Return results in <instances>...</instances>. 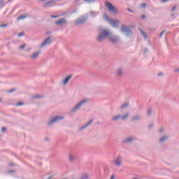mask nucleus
<instances>
[{"instance_id": "41", "label": "nucleus", "mask_w": 179, "mask_h": 179, "mask_svg": "<svg viewBox=\"0 0 179 179\" xmlns=\"http://www.w3.org/2000/svg\"><path fill=\"white\" fill-rule=\"evenodd\" d=\"M141 19H145L146 18V15H145V14L142 15L141 16Z\"/></svg>"}, {"instance_id": "55", "label": "nucleus", "mask_w": 179, "mask_h": 179, "mask_svg": "<svg viewBox=\"0 0 179 179\" xmlns=\"http://www.w3.org/2000/svg\"><path fill=\"white\" fill-rule=\"evenodd\" d=\"M92 121H93V120H91V121H90V123H91V124H92Z\"/></svg>"}, {"instance_id": "25", "label": "nucleus", "mask_w": 179, "mask_h": 179, "mask_svg": "<svg viewBox=\"0 0 179 179\" xmlns=\"http://www.w3.org/2000/svg\"><path fill=\"white\" fill-rule=\"evenodd\" d=\"M128 106H129V103H124L120 106V108H121V110H124V108H127V107H128Z\"/></svg>"}, {"instance_id": "42", "label": "nucleus", "mask_w": 179, "mask_h": 179, "mask_svg": "<svg viewBox=\"0 0 179 179\" xmlns=\"http://www.w3.org/2000/svg\"><path fill=\"white\" fill-rule=\"evenodd\" d=\"M76 12H78V9H75L73 11H71V13H76Z\"/></svg>"}, {"instance_id": "46", "label": "nucleus", "mask_w": 179, "mask_h": 179, "mask_svg": "<svg viewBox=\"0 0 179 179\" xmlns=\"http://www.w3.org/2000/svg\"><path fill=\"white\" fill-rule=\"evenodd\" d=\"M162 75H163V73H158V76H162Z\"/></svg>"}, {"instance_id": "28", "label": "nucleus", "mask_w": 179, "mask_h": 179, "mask_svg": "<svg viewBox=\"0 0 179 179\" xmlns=\"http://www.w3.org/2000/svg\"><path fill=\"white\" fill-rule=\"evenodd\" d=\"M147 114L149 117H150V115H152V108H150L148 109Z\"/></svg>"}, {"instance_id": "36", "label": "nucleus", "mask_w": 179, "mask_h": 179, "mask_svg": "<svg viewBox=\"0 0 179 179\" xmlns=\"http://www.w3.org/2000/svg\"><path fill=\"white\" fill-rule=\"evenodd\" d=\"M8 174H12V173H15V170H10L7 171Z\"/></svg>"}, {"instance_id": "1", "label": "nucleus", "mask_w": 179, "mask_h": 179, "mask_svg": "<svg viewBox=\"0 0 179 179\" xmlns=\"http://www.w3.org/2000/svg\"><path fill=\"white\" fill-rule=\"evenodd\" d=\"M99 34L97 36V41L99 43H103L107 38L109 39V41L112 43V44H118L120 43V36L117 35L113 34L110 29H106L104 28H99Z\"/></svg>"}, {"instance_id": "6", "label": "nucleus", "mask_w": 179, "mask_h": 179, "mask_svg": "<svg viewBox=\"0 0 179 179\" xmlns=\"http://www.w3.org/2000/svg\"><path fill=\"white\" fill-rule=\"evenodd\" d=\"M64 116H56L55 117H52L48 122V125H53V124H55V122H58L64 120Z\"/></svg>"}, {"instance_id": "45", "label": "nucleus", "mask_w": 179, "mask_h": 179, "mask_svg": "<svg viewBox=\"0 0 179 179\" xmlns=\"http://www.w3.org/2000/svg\"><path fill=\"white\" fill-rule=\"evenodd\" d=\"M97 0H90V3H94Z\"/></svg>"}, {"instance_id": "54", "label": "nucleus", "mask_w": 179, "mask_h": 179, "mask_svg": "<svg viewBox=\"0 0 179 179\" xmlns=\"http://www.w3.org/2000/svg\"><path fill=\"white\" fill-rule=\"evenodd\" d=\"M29 50H30V49H27V51H29Z\"/></svg>"}, {"instance_id": "23", "label": "nucleus", "mask_w": 179, "mask_h": 179, "mask_svg": "<svg viewBox=\"0 0 179 179\" xmlns=\"http://www.w3.org/2000/svg\"><path fill=\"white\" fill-rule=\"evenodd\" d=\"M69 162H75V156L72 154L69 155Z\"/></svg>"}, {"instance_id": "40", "label": "nucleus", "mask_w": 179, "mask_h": 179, "mask_svg": "<svg viewBox=\"0 0 179 179\" xmlns=\"http://www.w3.org/2000/svg\"><path fill=\"white\" fill-rule=\"evenodd\" d=\"M166 2H169V0H161L162 3H164Z\"/></svg>"}, {"instance_id": "2", "label": "nucleus", "mask_w": 179, "mask_h": 179, "mask_svg": "<svg viewBox=\"0 0 179 179\" xmlns=\"http://www.w3.org/2000/svg\"><path fill=\"white\" fill-rule=\"evenodd\" d=\"M87 103H89V99H82L80 102L77 103L73 108H72L71 112L76 113V111H79L81 107L86 106Z\"/></svg>"}, {"instance_id": "18", "label": "nucleus", "mask_w": 179, "mask_h": 179, "mask_svg": "<svg viewBox=\"0 0 179 179\" xmlns=\"http://www.w3.org/2000/svg\"><path fill=\"white\" fill-rule=\"evenodd\" d=\"M120 118L122 121H126V120H128V118H129V113H127L124 115H121Z\"/></svg>"}, {"instance_id": "52", "label": "nucleus", "mask_w": 179, "mask_h": 179, "mask_svg": "<svg viewBox=\"0 0 179 179\" xmlns=\"http://www.w3.org/2000/svg\"><path fill=\"white\" fill-rule=\"evenodd\" d=\"M3 3V0H1V3Z\"/></svg>"}, {"instance_id": "48", "label": "nucleus", "mask_w": 179, "mask_h": 179, "mask_svg": "<svg viewBox=\"0 0 179 179\" xmlns=\"http://www.w3.org/2000/svg\"><path fill=\"white\" fill-rule=\"evenodd\" d=\"M148 48H145V52H148Z\"/></svg>"}, {"instance_id": "19", "label": "nucleus", "mask_w": 179, "mask_h": 179, "mask_svg": "<svg viewBox=\"0 0 179 179\" xmlns=\"http://www.w3.org/2000/svg\"><path fill=\"white\" fill-rule=\"evenodd\" d=\"M122 68L120 67L118 69H117L116 70V73L117 75V76H121V75H122Z\"/></svg>"}, {"instance_id": "20", "label": "nucleus", "mask_w": 179, "mask_h": 179, "mask_svg": "<svg viewBox=\"0 0 179 179\" xmlns=\"http://www.w3.org/2000/svg\"><path fill=\"white\" fill-rule=\"evenodd\" d=\"M167 139H169V136H164L161 137V138L159 139V142H160V143H163V142H166L167 141Z\"/></svg>"}, {"instance_id": "32", "label": "nucleus", "mask_w": 179, "mask_h": 179, "mask_svg": "<svg viewBox=\"0 0 179 179\" xmlns=\"http://www.w3.org/2000/svg\"><path fill=\"white\" fill-rule=\"evenodd\" d=\"M17 36V37H22V36H24V32H20Z\"/></svg>"}, {"instance_id": "11", "label": "nucleus", "mask_w": 179, "mask_h": 179, "mask_svg": "<svg viewBox=\"0 0 179 179\" xmlns=\"http://www.w3.org/2000/svg\"><path fill=\"white\" fill-rule=\"evenodd\" d=\"M142 120V116L141 115H136L131 117V121L132 122H135V121H141Z\"/></svg>"}, {"instance_id": "24", "label": "nucleus", "mask_w": 179, "mask_h": 179, "mask_svg": "<svg viewBox=\"0 0 179 179\" xmlns=\"http://www.w3.org/2000/svg\"><path fill=\"white\" fill-rule=\"evenodd\" d=\"M103 19H104L105 20H107V22H108V23H110V20H111V18H110V17H108V15H107V14H103Z\"/></svg>"}, {"instance_id": "3", "label": "nucleus", "mask_w": 179, "mask_h": 179, "mask_svg": "<svg viewBox=\"0 0 179 179\" xmlns=\"http://www.w3.org/2000/svg\"><path fill=\"white\" fill-rule=\"evenodd\" d=\"M105 6L108 10H109V12H112V13H114L115 15L118 13V9H117V8H115L113 3H110V1H106Z\"/></svg>"}, {"instance_id": "53", "label": "nucleus", "mask_w": 179, "mask_h": 179, "mask_svg": "<svg viewBox=\"0 0 179 179\" xmlns=\"http://www.w3.org/2000/svg\"><path fill=\"white\" fill-rule=\"evenodd\" d=\"M41 2H44V1H45V0H40Z\"/></svg>"}, {"instance_id": "26", "label": "nucleus", "mask_w": 179, "mask_h": 179, "mask_svg": "<svg viewBox=\"0 0 179 179\" xmlns=\"http://www.w3.org/2000/svg\"><path fill=\"white\" fill-rule=\"evenodd\" d=\"M80 179H89V174L87 173H85L84 175H83L81 176V178Z\"/></svg>"}, {"instance_id": "44", "label": "nucleus", "mask_w": 179, "mask_h": 179, "mask_svg": "<svg viewBox=\"0 0 179 179\" xmlns=\"http://www.w3.org/2000/svg\"><path fill=\"white\" fill-rule=\"evenodd\" d=\"M177 9V6H174L173 8H172V11L176 10Z\"/></svg>"}, {"instance_id": "13", "label": "nucleus", "mask_w": 179, "mask_h": 179, "mask_svg": "<svg viewBox=\"0 0 179 179\" xmlns=\"http://www.w3.org/2000/svg\"><path fill=\"white\" fill-rule=\"evenodd\" d=\"M66 23V20L65 18H62L57 21H55V24L57 26H62V24H65Z\"/></svg>"}, {"instance_id": "22", "label": "nucleus", "mask_w": 179, "mask_h": 179, "mask_svg": "<svg viewBox=\"0 0 179 179\" xmlns=\"http://www.w3.org/2000/svg\"><path fill=\"white\" fill-rule=\"evenodd\" d=\"M139 30L141 33V34L143 36L145 40H148V35L146 34V33H145V31H143V30H142V29L139 28Z\"/></svg>"}, {"instance_id": "58", "label": "nucleus", "mask_w": 179, "mask_h": 179, "mask_svg": "<svg viewBox=\"0 0 179 179\" xmlns=\"http://www.w3.org/2000/svg\"><path fill=\"white\" fill-rule=\"evenodd\" d=\"M152 126H150V128L152 127Z\"/></svg>"}, {"instance_id": "27", "label": "nucleus", "mask_w": 179, "mask_h": 179, "mask_svg": "<svg viewBox=\"0 0 179 179\" xmlns=\"http://www.w3.org/2000/svg\"><path fill=\"white\" fill-rule=\"evenodd\" d=\"M43 97H44L43 95H35L32 99H43Z\"/></svg>"}, {"instance_id": "10", "label": "nucleus", "mask_w": 179, "mask_h": 179, "mask_svg": "<svg viewBox=\"0 0 179 179\" xmlns=\"http://www.w3.org/2000/svg\"><path fill=\"white\" fill-rule=\"evenodd\" d=\"M51 43V38L48 37L46 39L43 41V42L41 44V47H45V45H50Z\"/></svg>"}, {"instance_id": "7", "label": "nucleus", "mask_w": 179, "mask_h": 179, "mask_svg": "<svg viewBox=\"0 0 179 179\" xmlns=\"http://www.w3.org/2000/svg\"><path fill=\"white\" fill-rule=\"evenodd\" d=\"M113 164L115 167H121V166H122V157L117 156V157L113 160Z\"/></svg>"}, {"instance_id": "8", "label": "nucleus", "mask_w": 179, "mask_h": 179, "mask_svg": "<svg viewBox=\"0 0 179 179\" xmlns=\"http://www.w3.org/2000/svg\"><path fill=\"white\" fill-rule=\"evenodd\" d=\"M109 24H110L112 27L117 28L120 26V20L111 19L110 21H109Z\"/></svg>"}, {"instance_id": "12", "label": "nucleus", "mask_w": 179, "mask_h": 179, "mask_svg": "<svg viewBox=\"0 0 179 179\" xmlns=\"http://www.w3.org/2000/svg\"><path fill=\"white\" fill-rule=\"evenodd\" d=\"M55 1H49L43 4L44 8H51L54 6Z\"/></svg>"}, {"instance_id": "47", "label": "nucleus", "mask_w": 179, "mask_h": 179, "mask_svg": "<svg viewBox=\"0 0 179 179\" xmlns=\"http://www.w3.org/2000/svg\"><path fill=\"white\" fill-rule=\"evenodd\" d=\"M129 12H131L132 13V12H134L132 10H131L130 8L128 9Z\"/></svg>"}, {"instance_id": "57", "label": "nucleus", "mask_w": 179, "mask_h": 179, "mask_svg": "<svg viewBox=\"0 0 179 179\" xmlns=\"http://www.w3.org/2000/svg\"><path fill=\"white\" fill-rule=\"evenodd\" d=\"M48 179H51V178H48Z\"/></svg>"}, {"instance_id": "50", "label": "nucleus", "mask_w": 179, "mask_h": 179, "mask_svg": "<svg viewBox=\"0 0 179 179\" xmlns=\"http://www.w3.org/2000/svg\"><path fill=\"white\" fill-rule=\"evenodd\" d=\"M175 71H176V72H179V69H176Z\"/></svg>"}, {"instance_id": "43", "label": "nucleus", "mask_w": 179, "mask_h": 179, "mask_svg": "<svg viewBox=\"0 0 179 179\" xmlns=\"http://www.w3.org/2000/svg\"><path fill=\"white\" fill-rule=\"evenodd\" d=\"M58 17V15H51V17H53L54 19H57Z\"/></svg>"}, {"instance_id": "15", "label": "nucleus", "mask_w": 179, "mask_h": 179, "mask_svg": "<svg viewBox=\"0 0 179 179\" xmlns=\"http://www.w3.org/2000/svg\"><path fill=\"white\" fill-rule=\"evenodd\" d=\"M121 120V115H117L111 118V121L117 122V121Z\"/></svg>"}, {"instance_id": "5", "label": "nucleus", "mask_w": 179, "mask_h": 179, "mask_svg": "<svg viewBox=\"0 0 179 179\" xmlns=\"http://www.w3.org/2000/svg\"><path fill=\"white\" fill-rule=\"evenodd\" d=\"M121 31L122 33H124L125 36H131L132 34V30H131V28L126 25L121 26Z\"/></svg>"}, {"instance_id": "16", "label": "nucleus", "mask_w": 179, "mask_h": 179, "mask_svg": "<svg viewBox=\"0 0 179 179\" xmlns=\"http://www.w3.org/2000/svg\"><path fill=\"white\" fill-rule=\"evenodd\" d=\"M90 125V121H88L87 124H85L84 126L78 128V131L80 132V131H83V129H86L87 127Z\"/></svg>"}, {"instance_id": "31", "label": "nucleus", "mask_w": 179, "mask_h": 179, "mask_svg": "<svg viewBox=\"0 0 179 179\" xmlns=\"http://www.w3.org/2000/svg\"><path fill=\"white\" fill-rule=\"evenodd\" d=\"M24 103L23 102H18L17 103L15 104V106H17V107L20 106H23Z\"/></svg>"}, {"instance_id": "33", "label": "nucleus", "mask_w": 179, "mask_h": 179, "mask_svg": "<svg viewBox=\"0 0 179 179\" xmlns=\"http://www.w3.org/2000/svg\"><path fill=\"white\" fill-rule=\"evenodd\" d=\"M15 90H16L15 88H13V89L10 90H8V93H13V92H15Z\"/></svg>"}, {"instance_id": "17", "label": "nucleus", "mask_w": 179, "mask_h": 179, "mask_svg": "<svg viewBox=\"0 0 179 179\" xmlns=\"http://www.w3.org/2000/svg\"><path fill=\"white\" fill-rule=\"evenodd\" d=\"M39 55H40V52H36L31 55V59H36V58L38 57Z\"/></svg>"}, {"instance_id": "35", "label": "nucleus", "mask_w": 179, "mask_h": 179, "mask_svg": "<svg viewBox=\"0 0 179 179\" xmlns=\"http://www.w3.org/2000/svg\"><path fill=\"white\" fill-rule=\"evenodd\" d=\"M166 33V31H162L159 35V38H162V37H163V34Z\"/></svg>"}, {"instance_id": "56", "label": "nucleus", "mask_w": 179, "mask_h": 179, "mask_svg": "<svg viewBox=\"0 0 179 179\" xmlns=\"http://www.w3.org/2000/svg\"><path fill=\"white\" fill-rule=\"evenodd\" d=\"M8 2H10V0H8Z\"/></svg>"}, {"instance_id": "4", "label": "nucleus", "mask_w": 179, "mask_h": 179, "mask_svg": "<svg viewBox=\"0 0 179 179\" xmlns=\"http://www.w3.org/2000/svg\"><path fill=\"white\" fill-rule=\"evenodd\" d=\"M89 16L87 15H82L80 17L77 18L75 21V24L79 25V24H85L86 22H87Z\"/></svg>"}, {"instance_id": "9", "label": "nucleus", "mask_w": 179, "mask_h": 179, "mask_svg": "<svg viewBox=\"0 0 179 179\" xmlns=\"http://www.w3.org/2000/svg\"><path fill=\"white\" fill-rule=\"evenodd\" d=\"M136 141V138L134 136H129L127 138H126L123 143H132V142Z\"/></svg>"}, {"instance_id": "21", "label": "nucleus", "mask_w": 179, "mask_h": 179, "mask_svg": "<svg viewBox=\"0 0 179 179\" xmlns=\"http://www.w3.org/2000/svg\"><path fill=\"white\" fill-rule=\"evenodd\" d=\"M27 17V14H22L17 17V20H24Z\"/></svg>"}, {"instance_id": "37", "label": "nucleus", "mask_w": 179, "mask_h": 179, "mask_svg": "<svg viewBox=\"0 0 179 179\" xmlns=\"http://www.w3.org/2000/svg\"><path fill=\"white\" fill-rule=\"evenodd\" d=\"M24 47H26V45H22L19 47L20 50H23V48H24Z\"/></svg>"}, {"instance_id": "34", "label": "nucleus", "mask_w": 179, "mask_h": 179, "mask_svg": "<svg viewBox=\"0 0 179 179\" xmlns=\"http://www.w3.org/2000/svg\"><path fill=\"white\" fill-rule=\"evenodd\" d=\"M90 15H91V16H96V15H97V13H94L93 11H91Z\"/></svg>"}, {"instance_id": "29", "label": "nucleus", "mask_w": 179, "mask_h": 179, "mask_svg": "<svg viewBox=\"0 0 179 179\" xmlns=\"http://www.w3.org/2000/svg\"><path fill=\"white\" fill-rule=\"evenodd\" d=\"M146 6H148V4L146 3H142L141 5V8H146Z\"/></svg>"}, {"instance_id": "38", "label": "nucleus", "mask_w": 179, "mask_h": 179, "mask_svg": "<svg viewBox=\"0 0 179 179\" xmlns=\"http://www.w3.org/2000/svg\"><path fill=\"white\" fill-rule=\"evenodd\" d=\"M6 26H8V24H0V27H6Z\"/></svg>"}, {"instance_id": "49", "label": "nucleus", "mask_w": 179, "mask_h": 179, "mask_svg": "<svg viewBox=\"0 0 179 179\" xmlns=\"http://www.w3.org/2000/svg\"><path fill=\"white\" fill-rule=\"evenodd\" d=\"M90 0H84V2H89Z\"/></svg>"}, {"instance_id": "14", "label": "nucleus", "mask_w": 179, "mask_h": 179, "mask_svg": "<svg viewBox=\"0 0 179 179\" xmlns=\"http://www.w3.org/2000/svg\"><path fill=\"white\" fill-rule=\"evenodd\" d=\"M72 74L69 75V76L66 77L65 79L63 80V85L66 86L68 85V82L72 79Z\"/></svg>"}, {"instance_id": "51", "label": "nucleus", "mask_w": 179, "mask_h": 179, "mask_svg": "<svg viewBox=\"0 0 179 179\" xmlns=\"http://www.w3.org/2000/svg\"><path fill=\"white\" fill-rule=\"evenodd\" d=\"M8 166H13V164H9Z\"/></svg>"}, {"instance_id": "39", "label": "nucleus", "mask_w": 179, "mask_h": 179, "mask_svg": "<svg viewBox=\"0 0 179 179\" xmlns=\"http://www.w3.org/2000/svg\"><path fill=\"white\" fill-rule=\"evenodd\" d=\"M1 132H6V127H2Z\"/></svg>"}, {"instance_id": "59", "label": "nucleus", "mask_w": 179, "mask_h": 179, "mask_svg": "<svg viewBox=\"0 0 179 179\" xmlns=\"http://www.w3.org/2000/svg\"><path fill=\"white\" fill-rule=\"evenodd\" d=\"M59 1H62V0H59Z\"/></svg>"}, {"instance_id": "30", "label": "nucleus", "mask_w": 179, "mask_h": 179, "mask_svg": "<svg viewBox=\"0 0 179 179\" xmlns=\"http://www.w3.org/2000/svg\"><path fill=\"white\" fill-rule=\"evenodd\" d=\"M159 134H164V128L161 127L159 130Z\"/></svg>"}]
</instances>
